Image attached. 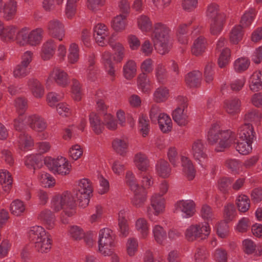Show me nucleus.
<instances>
[{"instance_id": "nucleus-1", "label": "nucleus", "mask_w": 262, "mask_h": 262, "mask_svg": "<svg viewBox=\"0 0 262 262\" xmlns=\"http://www.w3.org/2000/svg\"><path fill=\"white\" fill-rule=\"evenodd\" d=\"M92 192L90 181L84 178L79 181L78 184L73 190L72 194L68 191L62 193L59 196L65 209L63 211L64 214L68 216H72L75 213L74 208L76 201L78 202L79 206L81 207L87 206Z\"/></svg>"}, {"instance_id": "nucleus-2", "label": "nucleus", "mask_w": 262, "mask_h": 262, "mask_svg": "<svg viewBox=\"0 0 262 262\" xmlns=\"http://www.w3.org/2000/svg\"><path fill=\"white\" fill-rule=\"evenodd\" d=\"M169 32L168 26L162 23H157L154 25V47L160 54H165L170 50Z\"/></svg>"}, {"instance_id": "nucleus-3", "label": "nucleus", "mask_w": 262, "mask_h": 262, "mask_svg": "<svg viewBox=\"0 0 262 262\" xmlns=\"http://www.w3.org/2000/svg\"><path fill=\"white\" fill-rule=\"evenodd\" d=\"M31 241L34 243L35 249L41 253H47L51 248L50 235L41 226L32 227L29 232Z\"/></svg>"}, {"instance_id": "nucleus-4", "label": "nucleus", "mask_w": 262, "mask_h": 262, "mask_svg": "<svg viewBox=\"0 0 262 262\" xmlns=\"http://www.w3.org/2000/svg\"><path fill=\"white\" fill-rule=\"evenodd\" d=\"M235 140V132H208L207 138L208 144L210 145L219 142V145L215 149L217 152L224 151Z\"/></svg>"}, {"instance_id": "nucleus-5", "label": "nucleus", "mask_w": 262, "mask_h": 262, "mask_svg": "<svg viewBox=\"0 0 262 262\" xmlns=\"http://www.w3.org/2000/svg\"><path fill=\"white\" fill-rule=\"evenodd\" d=\"M207 16L211 19L210 24V32L212 35L219 34L222 30L226 16L222 13L219 6L215 3H212L208 6Z\"/></svg>"}, {"instance_id": "nucleus-6", "label": "nucleus", "mask_w": 262, "mask_h": 262, "mask_svg": "<svg viewBox=\"0 0 262 262\" xmlns=\"http://www.w3.org/2000/svg\"><path fill=\"white\" fill-rule=\"evenodd\" d=\"M44 164L54 173L67 175L69 173L71 165L65 158L58 157L56 159L47 157L44 159Z\"/></svg>"}, {"instance_id": "nucleus-7", "label": "nucleus", "mask_w": 262, "mask_h": 262, "mask_svg": "<svg viewBox=\"0 0 262 262\" xmlns=\"http://www.w3.org/2000/svg\"><path fill=\"white\" fill-rule=\"evenodd\" d=\"M115 238L111 229L106 228L100 230L98 241L100 252L104 255H111L113 249L115 246Z\"/></svg>"}, {"instance_id": "nucleus-8", "label": "nucleus", "mask_w": 262, "mask_h": 262, "mask_svg": "<svg viewBox=\"0 0 262 262\" xmlns=\"http://www.w3.org/2000/svg\"><path fill=\"white\" fill-rule=\"evenodd\" d=\"M238 135L236 149L242 155H246L251 152L252 143L256 139L255 132H240L236 135ZM237 137H236V138Z\"/></svg>"}, {"instance_id": "nucleus-9", "label": "nucleus", "mask_w": 262, "mask_h": 262, "mask_svg": "<svg viewBox=\"0 0 262 262\" xmlns=\"http://www.w3.org/2000/svg\"><path fill=\"white\" fill-rule=\"evenodd\" d=\"M208 222L204 224L192 225L188 228L186 231V237L189 241H192L200 238L203 239L206 238L210 233V228Z\"/></svg>"}, {"instance_id": "nucleus-10", "label": "nucleus", "mask_w": 262, "mask_h": 262, "mask_svg": "<svg viewBox=\"0 0 262 262\" xmlns=\"http://www.w3.org/2000/svg\"><path fill=\"white\" fill-rule=\"evenodd\" d=\"M177 100L179 106L173 111L172 118L179 126H185L188 122V116L185 112L188 106V100L187 98L181 96H179Z\"/></svg>"}, {"instance_id": "nucleus-11", "label": "nucleus", "mask_w": 262, "mask_h": 262, "mask_svg": "<svg viewBox=\"0 0 262 262\" xmlns=\"http://www.w3.org/2000/svg\"><path fill=\"white\" fill-rule=\"evenodd\" d=\"M151 206L152 208L149 207L147 209L148 215L152 220V213L158 215L162 212L165 208V200L162 195L159 193L154 194L150 199Z\"/></svg>"}, {"instance_id": "nucleus-12", "label": "nucleus", "mask_w": 262, "mask_h": 262, "mask_svg": "<svg viewBox=\"0 0 262 262\" xmlns=\"http://www.w3.org/2000/svg\"><path fill=\"white\" fill-rule=\"evenodd\" d=\"M49 34L61 40L64 36L65 31L63 24L58 20L53 19L49 21L47 26Z\"/></svg>"}, {"instance_id": "nucleus-13", "label": "nucleus", "mask_w": 262, "mask_h": 262, "mask_svg": "<svg viewBox=\"0 0 262 262\" xmlns=\"http://www.w3.org/2000/svg\"><path fill=\"white\" fill-rule=\"evenodd\" d=\"M206 147L201 139L194 140L191 145V153L194 159L201 164L202 159H206L208 156L206 153Z\"/></svg>"}, {"instance_id": "nucleus-14", "label": "nucleus", "mask_w": 262, "mask_h": 262, "mask_svg": "<svg viewBox=\"0 0 262 262\" xmlns=\"http://www.w3.org/2000/svg\"><path fill=\"white\" fill-rule=\"evenodd\" d=\"M50 78L53 80L57 85L63 88L70 83L68 74L58 68L53 69L50 75Z\"/></svg>"}, {"instance_id": "nucleus-15", "label": "nucleus", "mask_w": 262, "mask_h": 262, "mask_svg": "<svg viewBox=\"0 0 262 262\" xmlns=\"http://www.w3.org/2000/svg\"><path fill=\"white\" fill-rule=\"evenodd\" d=\"M27 85L35 97L39 98L43 96V86L37 79L34 77L29 78L27 81Z\"/></svg>"}, {"instance_id": "nucleus-16", "label": "nucleus", "mask_w": 262, "mask_h": 262, "mask_svg": "<svg viewBox=\"0 0 262 262\" xmlns=\"http://www.w3.org/2000/svg\"><path fill=\"white\" fill-rule=\"evenodd\" d=\"M27 123L31 129L33 130L38 129L39 131H43L47 128V123L44 119L36 115L29 116Z\"/></svg>"}, {"instance_id": "nucleus-17", "label": "nucleus", "mask_w": 262, "mask_h": 262, "mask_svg": "<svg viewBox=\"0 0 262 262\" xmlns=\"http://www.w3.org/2000/svg\"><path fill=\"white\" fill-rule=\"evenodd\" d=\"M202 73L199 71H193L185 76L186 84L190 88H196L201 85Z\"/></svg>"}, {"instance_id": "nucleus-18", "label": "nucleus", "mask_w": 262, "mask_h": 262, "mask_svg": "<svg viewBox=\"0 0 262 262\" xmlns=\"http://www.w3.org/2000/svg\"><path fill=\"white\" fill-rule=\"evenodd\" d=\"M195 204L192 200H181L178 203V208L185 214V217L192 216L195 211Z\"/></svg>"}, {"instance_id": "nucleus-19", "label": "nucleus", "mask_w": 262, "mask_h": 262, "mask_svg": "<svg viewBox=\"0 0 262 262\" xmlns=\"http://www.w3.org/2000/svg\"><path fill=\"white\" fill-rule=\"evenodd\" d=\"M38 218L46 224L47 229H51L54 227L55 217L51 210H42L38 215Z\"/></svg>"}, {"instance_id": "nucleus-20", "label": "nucleus", "mask_w": 262, "mask_h": 262, "mask_svg": "<svg viewBox=\"0 0 262 262\" xmlns=\"http://www.w3.org/2000/svg\"><path fill=\"white\" fill-rule=\"evenodd\" d=\"M183 171L189 180H192L195 174V170L194 168L191 161L187 157L182 156L181 158Z\"/></svg>"}, {"instance_id": "nucleus-21", "label": "nucleus", "mask_w": 262, "mask_h": 262, "mask_svg": "<svg viewBox=\"0 0 262 262\" xmlns=\"http://www.w3.org/2000/svg\"><path fill=\"white\" fill-rule=\"evenodd\" d=\"M249 87L253 92L262 89V71H256L253 73L250 79Z\"/></svg>"}, {"instance_id": "nucleus-22", "label": "nucleus", "mask_w": 262, "mask_h": 262, "mask_svg": "<svg viewBox=\"0 0 262 262\" xmlns=\"http://www.w3.org/2000/svg\"><path fill=\"white\" fill-rule=\"evenodd\" d=\"M25 165L29 168H33L34 171L36 169L40 168L42 164V158L41 155H30L27 156L25 161Z\"/></svg>"}, {"instance_id": "nucleus-23", "label": "nucleus", "mask_w": 262, "mask_h": 262, "mask_svg": "<svg viewBox=\"0 0 262 262\" xmlns=\"http://www.w3.org/2000/svg\"><path fill=\"white\" fill-rule=\"evenodd\" d=\"M56 45L54 41L50 39L45 43L42 48L41 57L44 60L50 59L54 54Z\"/></svg>"}, {"instance_id": "nucleus-24", "label": "nucleus", "mask_w": 262, "mask_h": 262, "mask_svg": "<svg viewBox=\"0 0 262 262\" xmlns=\"http://www.w3.org/2000/svg\"><path fill=\"white\" fill-rule=\"evenodd\" d=\"M134 161L139 170L142 172H145L147 170L149 161L145 154L142 152L137 153L135 156Z\"/></svg>"}, {"instance_id": "nucleus-25", "label": "nucleus", "mask_w": 262, "mask_h": 262, "mask_svg": "<svg viewBox=\"0 0 262 262\" xmlns=\"http://www.w3.org/2000/svg\"><path fill=\"white\" fill-rule=\"evenodd\" d=\"M134 192V196L132 200L133 205L137 208L142 207L146 200L147 192L144 189L140 188Z\"/></svg>"}, {"instance_id": "nucleus-26", "label": "nucleus", "mask_w": 262, "mask_h": 262, "mask_svg": "<svg viewBox=\"0 0 262 262\" xmlns=\"http://www.w3.org/2000/svg\"><path fill=\"white\" fill-rule=\"evenodd\" d=\"M18 146L21 150H26L34 145L31 137L26 132H21L18 137Z\"/></svg>"}, {"instance_id": "nucleus-27", "label": "nucleus", "mask_w": 262, "mask_h": 262, "mask_svg": "<svg viewBox=\"0 0 262 262\" xmlns=\"http://www.w3.org/2000/svg\"><path fill=\"white\" fill-rule=\"evenodd\" d=\"M136 63L133 60H128L123 66V76L127 80L133 78L136 74Z\"/></svg>"}, {"instance_id": "nucleus-28", "label": "nucleus", "mask_w": 262, "mask_h": 262, "mask_svg": "<svg viewBox=\"0 0 262 262\" xmlns=\"http://www.w3.org/2000/svg\"><path fill=\"white\" fill-rule=\"evenodd\" d=\"M118 225L119 227L120 235L126 237L129 233V227L127 220L125 217V211H120L118 213Z\"/></svg>"}, {"instance_id": "nucleus-29", "label": "nucleus", "mask_w": 262, "mask_h": 262, "mask_svg": "<svg viewBox=\"0 0 262 262\" xmlns=\"http://www.w3.org/2000/svg\"><path fill=\"white\" fill-rule=\"evenodd\" d=\"M206 40L203 36H199L193 43L191 49L192 54L195 56H199L205 51Z\"/></svg>"}, {"instance_id": "nucleus-30", "label": "nucleus", "mask_w": 262, "mask_h": 262, "mask_svg": "<svg viewBox=\"0 0 262 262\" xmlns=\"http://www.w3.org/2000/svg\"><path fill=\"white\" fill-rule=\"evenodd\" d=\"M157 121L161 131H171L172 122L171 118L166 114L163 113L160 115Z\"/></svg>"}, {"instance_id": "nucleus-31", "label": "nucleus", "mask_w": 262, "mask_h": 262, "mask_svg": "<svg viewBox=\"0 0 262 262\" xmlns=\"http://www.w3.org/2000/svg\"><path fill=\"white\" fill-rule=\"evenodd\" d=\"M225 107L228 114H233L237 113L241 106V101L237 98L227 100L224 102Z\"/></svg>"}, {"instance_id": "nucleus-32", "label": "nucleus", "mask_w": 262, "mask_h": 262, "mask_svg": "<svg viewBox=\"0 0 262 262\" xmlns=\"http://www.w3.org/2000/svg\"><path fill=\"white\" fill-rule=\"evenodd\" d=\"M17 10V2L14 0H10L4 6V17L7 20L13 18Z\"/></svg>"}, {"instance_id": "nucleus-33", "label": "nucleus", "mask_w": 262, "mask_h": 262, "mask_svg": "<svg viewBox=\"0 0 262 262\" xmlns=\"http://www.w3.org/2000/svg\"><path fill=\"white\" fill-rule=\"evenodd\" d=\"M156 169L159 176L164 178L168 177L170 173L171 168L167 161L160 159L156 165Z\"/></svg>"}, {"instance_id": "nucleus-34", "label": "nucleus", "mask_w": 262, "mask_h": 262, "mask_svg": "<svg viewBox=\"0 0 262 262\" xmlns=\"http://www.w3.org/2000/svg\"><path fill=\"white\" fill-rule=\"evenodd\" d=\"M112 147L117 154L124 156L126 153L128 144L125 140L116 138L112 142Z\"/></svg>"}, {"instance_id": "nucleus-35", "label": "nucleus", "mask_w": 262, "mask_h": 262, "mask_svg": "<svg viewBox=\"0 0 262 262\" xmlns=\"http://www.w3.org/2000/svg\"><path fill=\"white\" fill-rule=\"evenodd\" d=\"M12 178L11 175L8 171H3L0 173V184L4 191L8 192L12 184Z\"/></svg>"}, {"instance_id": "nucleus-36", "label": "nucleus", "mask_w": 262, "mask_h": 262, "mask_svg": "<svg viewBox=\"0 0 262 262\" xmlns=\"http://www.w3.org/2000/svg\"><path fill=\"white\" fill-rule=\"evenodd\" d=\"M261 114L257 110L249 111L244 117V121L248 122H253L254 125H258L260 124Z\"/></svg>"}, {"instance_id": "nucleus-37", "label": "nucleus", "mask_w": 262, "mask_h": 262, "mask_svg": "<svg viewBox=\"0 0 262 262\" xmlns=\"http://www.w3.org/2000/svg\"><path fill=\"white\" fill-rule=\"evenodd\" d=\"M236 204L239 211L245 213L250 208V201L247 195H240L236 200Z\"/></svg>"}, {"instance_id": "nucleus-38", "label": "nucleus", "mask_w": 262, "mask_h": 262, "mask_svg": "<svg viewBox=\"0 0 262 262\" xmlns=\"http://www.w3.org/2000/svg\"><path fill=\"white\" fill-rule=\"evenodd\" d=\"M255 9L251 8L246 12L241 18L240 25L242 28H247L250 26L255 16Z\"/></svg>"}, {"instance_id": "nucleus-39", "label": "nucleus", "mask_w": 262, "mask_h": 262, "mask_svg": "<svg viewBox=\"0 0 262 262\" xmlns=\"http://www.w3.org/2000/svg\"><path fill=\"white\" fill-rule=\"evenodd\" d=\"M89 120L91 127L94 130H101L103 129V121H101L99 115L94 112L89 115Z\"/></svg>"}, {"instance_id": "nucleus-40", "label": "nucleus", "mask_w": 262, "mask_h": 262, "mask_svg": "<svg viewBox=\"0 0 262 262\" xmlns=\"http://www.w3.org/2000/svg\"><path fill=\"white\" fill-rule=\"evenodd\" d=\"M137 84L139 89L143 92H148L150 89L149 80L147 75L144 73L140 74L137 78Z\"/></svg>"}, {"instance_id": "nucleus-41", "label": "nucleus", "mask_w": 262, "mask_h": 262, "mask_svg": "<svg viewBox=\"0 0 262 262\" xmlns=\"http://www.w3.org/2000/svg\"><path fill=\"white\" fill-rule=\"evenodd\" d=\"M42 30L37 28L29 33V45L36 46L40 43L42 39Z\"/></svg>"}, {"instance_id": "nucleus-42", "label": "nucleus", "mask_w": 262, "mask_h": 262, "mask_svg": "<svg viewBox=\"0 0 262 262\" xmlns=\"http://www.w3.org/2000/svg\"><path fill=\"white\" fill-rule=\"evenodd\" d=\"M126 15L120 14L115 17L112 22V26L116 31H120L124 30L126 25Z\"/></svg>"}, {"instance_id": "nucleus-43", "label": "nucleus", "mask_w": 262, "mask_h": 262, "mask_svg": "<svg viewBox=\"0 0 262 262\" xmlns=\"http://www.w3.org/2000/svg\"><path fill=\"white\" fill-rule=\"evenodd\" d=\"M106 126L109 130H115L117 128V122L116 119L111 114L105 113L103 116V128Z\"/></svg>"}, {"instance_id": "nucleus-44", "label": "nucleus", "mask_w": 262, "mask_h": 262, "mask_svg": "<svg viewBox=\"0 0 262 262\" xmlns=\"http://www.w3.org/2000/svg\"><path fill=\"white\" fill-rule=\"evenodd\" d=\"M241 25L235 26L231 30L230 34V42L233 44H237L243 38V33Z\"/></svg>"}, {"instance_id": "nucleus-45", "label": "nucleus", "mask_w": 262, "mask_h": 262, "mask_svg": "<svg viewBox=\"0 0 262 262\" xmlns=\"http://www.w3.org/2000/svg\"><path fill=\"white\" fill-rule=\"evenodd\" d=\"M153 234L156 241L162 244L166 239L167 234L163 228L160 225H156L153 229Z\"/></svg>"}, {"instance_id": "nucleus-46", "label": "nucleus", "mask_w": 262, "mask_h": 262, "mask_svg": "<svg viewBox=\"0 0 262 262\" xmlns=\"http://www.w3.org/2000/svg\"><path fill=\"white\" fill-rule=\"evenodd\" d=\"M236 211L233 203H228L224 207V216L225 221L229 222L236 216Z\"/></svg>"}, {"instance_id": "nucleus-47", "label": "nucleus", "mask_w": 262, "mask_h": 262, "mask_svg": "<svg viewBox=\"0 0 262 262\" xmlns=\"http://www.w3.org/2000/svg\"><path fill=\"white\" fill-rule=\"evenodd\" d=\"M111 57V54L108 52H105L102 55L104 64L108 74L111 76H114L115 70Z\"/></svg>"}, {"instance_id": "nucleus-48", "label": "nucleus", "mask_w": 262, "mask_h": 262, "mask_svg": "<svg viewBox=\"0 0 262 262\" xmlns=\"http://www.w3.org/2000/svg\"><path fill=\"white\" fill-rule=\"evenodd\" d=\"M250 64L249 60L245 57L239 58L234 63V69L236 72L241 73L246 70Z\"/></svg>"}, {"instance_id": "nucleus-49", "label": "nucleus", "mask_w": 262, "mask_h": 262, "mask_svg": "<svg viewBox=\"0 0 262 262\" xmlns=\"http://www.w3.org/2000/svg\"><path fill=\"white\" fill-rule=\"evenodd\" d=\"M230 50L228 48L222 49L218 59V64L221 68L228 64L230 57Z\"/></svg>"}, {"instance_id": "nucleus-50", "label": "nucleus", "mask_w": 262, "mask_h": 262, "mask_svg": "<svg viewBox=\"0 0 262 262\" xmlns=\"http://www.w3.org/2000/svg\"><path fill=\"white\" fill-rule=\"evenodd\" d=\"M232 181L233 180L230 178L223 177L221 178L218 181L219 190L224 194L228 193Z\"/></svg>"}, {"instance_id": "nucleus-51", "label": "nucleus", "mask_w": 262, "mask_h": 262, "mask_svg": "<svg viewBox=\"0 0 262 262\" xmlns=\"http://www.w3.org/2000/svg\"><path fill=\"white\" fill-rule=\"evenodd\" d=\"M168 95V90L164 87H160L154 93V100L156 102L160 103L165 101Z\"/></svg>"}, {"instance_id": "nucleus-52", "label": "nucleus", "mask_w": 262, "mask_h": 262, "mask_svg": "<svg viewBox=\"0 0 262 262\" xmlns=\"http://www.w3.org/2000/svg\"><path fill=\"white\" fill-rule=\"evenodd\" d=\"M25 206L23 202L18 200L14 201L10 206L11 213L16 216L20 215L25 211Z\"/></svg>"}, {"instance_id": "nucleus-53", "label": "nucleus", "mask_w": 262, "mask_h": 262, "mask_svg": "<svg viewBox=\"0 0 262 262\" xmlns=\"http://www.w3.org/2000/svg\"><path fill=\"white\" fill-rule=\"evenodd\" d=\"M138 24L140 29L145 32L150 30L152 25L149 17L144 15L140 16L138 19Z\"/></svg>"}, {"instance_id": "nucleus-54", "label": "nucleus", "mask_w": 262, "mask_h": 262, "mask_svg": "<svg viewBox=\"0 0 262 262\" xmlns=\"http://www.w3.org/2000/svg\"><path fill=\"white\" fill-rule=\"evenodd\" d=\"M126 182L132 191H137L140 188L132 171H128L126 172Z\"/></svg>"}, {"instance_id": "nucleus-55", "label": "nucleus", "mask_w": 262, "mask_h": 262, "mask_svg": "<svg viewBox=\"0 0 262 262\" xmlns=\"http://www.w3.org/2000/svg\"><path fill=\"white\" fill-rule=\"evenodd\" d=\"M111 42V46L116 51L115 54L114 59L120 62L124 58V49L122 45L119 42H117L115 45L112 43V42Z\"/></svg>"}, {"instance_id": "nucleus-56", "label": "nucleus", "mask_w": 262, "mask_h": 262, "mask_svg": "<svg viewBox=\"0 0 262 262\" xmlns=\"http://www.w3.org/2000/svg\"><path fill=\"white\" fill-rule=\"evenodd\" d=\"M69 54L68 59L70 63H74L77 62L79 58V50L78 45L75 43L71 45L69 49Z\"/></svg>"}, {"instance_id": "nucleus-57", "label": "nucleus", "mask_w": 262, "mask_h": 262, "mask_svg": "<svg viewBox=\"0 0 262 262\" xmlns=\"http://www.w3.org/2000/svg\"><path fill=\"white\" fill-rule=\"evenodd\" d=\"M15 40L17 44L21 46L29 45V33L25 30H21L17 32Z\"/></svg>"}, {"instance_id": "nucleus-58", "label": "nucleus", "mask_w": 262, "mask_h": 262, "mask_svg": "<svg viewBox=\"0 0 262 262\" xmlns=\"http://www.w3.org/2000/svg\"><path fill=\"white\" fill-rule=\"evenodd\" d=\"M27 68L19 63L15 68L13 71V76L17 78L25 77L30 73V71Z\"/></svg>"}, {"instance_id": "nucleus-59", "label": "nucleus", "mask_w": 262, "mask_h": 262, "mask_svg": "<svg viewBox=\"0 0 262 262\" xmlns=\"http://www.w3.org/2000/svg\"><path fill=\"white\" fill-rule=\"evenodd\" d=\"M139 131H149L150 130L149 121L145 114H141L138 119Z\"/></svg>"}, {"instance_id": "nucleus-60", "label": "nucleus", "mask_w": 262, "mask_h": 262, "mask_svg": "<svg viewBox=\"0 0 262 262\" xmlns=\"http://www.w3.org/2000/svg\"><path fill=\"white\" fill-rule=\"evenodd\" d=\"M228 223L224 221L218 224L216 233L220 237L225 238L228 235L229 231V226L228 225Z\"/></svg>"}, {"instance_id": "nucleus-61", "label": "nucleus", "mask_w": 262, "mask_h": 262, "mask_svg": "<svg viewBox=\"0 0 262 262\" xmlns=\"http://www.w3.org/2000/svg\"><path fill=\"white\" fill-rule=\"evenodd\" d=\"M16 33V28L13 26L4 27L2 38L5 40L13 39L15 38V34Z\"/></svg>"}, {"instance_id": "nucleus-62", "label": "nucleus", "mask_w": 262, "mask_h": 262, "mask_svg": "<svg viewBox=\"0 0 262 262\" xmlns=\"http://www.w3.org/2000/svg\"><path fill=\"white\" fill-rule=\"evenodd\" d=\"M79 0H68L66 14L68 18L72 17L75 14L76 11V3Z\"/></svg>"}, {"instance_id": "nucleus-63", "label": "nucleus", "mask_w": 262, "mask_h": 262, "mask_svg": "<svg viewBox=\"0 0 262 262\" xmlns=\"http://www.w3.org/2000/svg\"><path fill=\"white\" fill-rule=\"evenodd\" d=\"M69 233L71 236L75 240H80L85 235L82 229L77 226L71 227L69 230Z\"/></svg>"}, {"instance_id": "nucleus-64", "label": "nucleus", "mask_w": 262, "mask_h": 262, "mask_svg": "<svg viewBox=\"0 0 262 262\" xmlns=\"http://www.w3.org/2000/svg\"><path fill=\"white\" fill-rule=\"evenodd\" d=\"M137 229L139 231L143 237H145L148 232L147 222L143 219H140L137 220L136 224Z\"/></svg>"}]
</instances>
